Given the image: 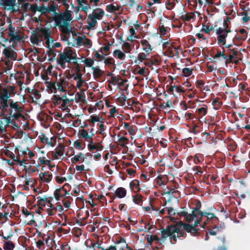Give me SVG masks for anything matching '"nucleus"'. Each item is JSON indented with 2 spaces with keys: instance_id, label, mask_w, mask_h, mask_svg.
I'll list each match as a JSON object with an SVG mask.
<instances>
[{
  "instance_id": "nucleus-6",
  "label": "nucleus",
  "mask_w": 250,
  "mask_h": 250,
  "mask_svg": "<svg viewBox=\"0 0 250 250\" xmlns=\"http://www.w3.org/2000/svg\"><path fill=\"white\" fill-rule=\"evenodd\" d=\"M71 20V14L69 12L64 13L59 21H57L58 25L62 28V30L64 33L69 32L68 21Z\"/></svg>"
},
{
  "instance_id": "nucleus-41",
  "label": "nucleus",
  "mask_w": 250,
  "mask_h": 250,
  "mask_svg": "<svg viewBox=\"0 0 250 250\" xmlns=\"http://www.w3.org/2000/svg\"><path fill=\"white\" fill-rule=\"evenodd\" d=\"M193 18V16L191 14H185L182 16V19L185 21H188Z\"/></svg>"
},
{
  "instance_id": "nucleus-30",
  "label": "nucleus",
  "mask_w": 250,
  "mask_h": 250,
  "mask_svg": "<svg viewBox=\"0 0 250 250\" xmlns=\"http://www.w3.org/2000/svg\"><path fill=\"white\" fill-rule=\"evenodd\" d=\"M106 9L109 12H114L119 10V6L117 4H110L106 6Z\"/></svg>"
},
{
  "instance_id": "nucleus-35",
  "label": "nucleus",
  "mask_w": 250,
  "mask_h": 250,
  "mask_svg": "<svg viewBox=\"0 0 250 250\" xmlns=\"http://www.w3.org/2000/svg\"><path fill=\"white\" fill-rule=\"evenodd\" d=\"M73 146L79 150H82L84 148V145H82L81 142L79 140H77L74 142Z\"/></svg>"
},
{
  "instance_id": "nucleus-26",
  "label": "nucleus",
  "mask_w": 250,
  "mask_h": 250,
  "mask_svg": "<svg viewBox=\"0 0 250 250\" xmlns=\"http://www.w3.org/2000/svg\"><path fill=\"white\" fill-rule=\"evenodd\" d=\"M89 1L90 2H91L92 0H89ZM88 3V0H82V1L79 3V4L83 10L87 11L90 8V6Z\"/></svg>"
},
{
  "instance_id": "nucleus-39",
  "label": "nucleus",
  "mask_w": 250,
  "mask_h": 250,
  "mask_svg": "<svg viewBox=\"0 0 250 250\" xmlns=\"http://www.w3.org/2000/svg\"><path fill=\"white\" fill-rule=\"evenodd\" d=\"M125 49V53H129L132 50L131 45L128 42H124L122 45V50Z\"/></svg>"
},
{
  "instance_id": "nucleus-28",
  "label": "nucleus",
  "mask_w": 250,
  "mask_h": 250,
  "mask_svg": "<svg viewBox=\"0 0 250 250\" xmlns=\"http://www.w3.org/2000/svg\"><path fill=\"white\" fill-rule=\"evenodd\" d=\"M46 43L49 47H53V41L51 38H50L48 35V32L45 31L44 37Z\"/></svg>"
},
{
  "instance_id": "nucleus-43",
  "label": "nucleus",
  "mask_w": 250,
  "mask_h": 250,
  "mask_svg": "<svg viewBox=\"0 0 250 250\" xmlns=\"http://www.w3.org/2000/svg\"><path fill=\"white\" fill-rule=\"evenodd\" d=\"M159 62V60L158 58H152L149 62L146 63V65L148 66H150L151 64H155L158 63Z\"/></svg>"
},
{
  "instance_id": "nucleus-1",
  "label": "nucleus",
  "mask_w": 250,
  "mask_h": 250,
  "mask_svg": "<svg viewBox=\"0 0 250 250\" xmlns=\"http://www.w3.org/2000/svg\"><path fill=\"white\" fill-rule=\"evenodd\" d=\"M181 214L185 216L186 220L189 224L180 223L173 226H170L161 231V236L164 240L169 237L171 243L172 240L175 241L176 238H179L184 236L183 230L190 232L192 235H195L197 232V229L195 227L199 224L200 219L203 215H206L208 219H211L214 217L212 213H202L198 209H195L192 211V214H188L186 212H182Z\"/></svg>"
},
{
  "instance_id": "nucleus-37",
  "label": "nucleus",
  "mask_w": 250,
  "mask_h": 250,
  "mask_svg": "<svg viewBox=\"0 0 250 250\" xmlns=\"http://www.w3.org/2000/svg\"><path fill=\"white\" fill-rule=\"evenodd\" d=\"M241 14L242 16V21L243 22H247L250 20V16H249V13L248 12L244 11L242 12Z\"/></svg>"
},
{
  "instance_id": "nucleus-46",
  "label": "nucleus",
  "mask_w": 250,
  "mask_h": 250,
  "mask_svg": "<svg viewBox=\"0 0 250 250\" xmlns=\"http://www.w3.org/2000/svg\"><path fill=\"white\" fill-rule=\"evenodd\" d=\"M82 74L79 71L73 74L72 78L75 81H77L82 78Z\"/></svg>"
},
{
  "instance_id": "nucleus-48",
  "label": "nucleus",
  "mask_w": 250,
  "mask_h": 250,
  "mask_svg": "<svg viewBox=\"0 0 250 250\" xmlns=\"http://www.w3.org/2000/svg\"><path fill=\"white\" fill-rule=\"evenodd\" d=\"M25 186H27L26 188H28L29 187H33L34 185V182L33 180H26L25 182Z\"/></svg>"
},
{
  "instance_id": "nucleus-3",
  "label": "nucleus",
  "mask_w": 250,
  "mask_h": 250,
  "mask_svg": "<svg viewBox=\"0 0 250 250\" xmlns=\"http://www.w3.org/2000/svg\"><path fill=\"white\" fill-rule=\"evenodd\" d=\"M217 35V41L220 45H224L228 48L233 44V37L231 35L229 30H226L222 28H218L216 30Z\"/></svg>"
},
{
  "instance_id": "nucleus-54",
  "label": "nucleus",
  "mask_w": 250,
  "mask_h": 250,
  "mask_svg": "<svg viewBox=\"0 0 250 250\" xmlns=\"http://www.w3.org/2000/svg\"><path fill=\"white\" fill-rule=\"evenodd\" d=\"M135 4V1L133 0H125L124 2V4H129L131 6H133Z\"/></svg>"
},
{
  "instance_id": "nucleus-4",
  "label": "nucleus",
  "mask_w": 250,
  "mask_h": 250,
  "mask_svg": "<svg viewBox=\"0 0 250 250\" xmlns=\"http://www.w3.org/2000/svg\"><path fill=\"white\" fill-rule=\"evenodd\" d=\"M78 58L76 52L72 50L68 49L65 50L61 54L58 60V64L62 68H64L70 63L71 61H73L74 63H78Z\"/></svg>"
},
{
  "instance_id": "nucleus-2",
  "label": "nucleus",
  "mask_w": 250,
  "mask_h": 250,
  "mask_svg": "<svg viewBox=\"0 0 250 250\" xmlns=\"http://www.w3.org/2000/svg\"><path fill=\"white\" fill-rule=\"evenodd\" d=\"M15 94V88L8 86L0 90V109L2 115L7 111V107H10V115L17 119L21 116L22 108L17 102H11L9 104V100L11 94Z\"/></svg>"
},
{
  "instance_id": "nucleus-56",
  "label": "nucleus",
  "mask_w": 250,
  "mask_h": 250,
  "mask_svg": "<svg viewBox=\"0 0 250 250\" xmlns=\"http://www.w3.org/2000/svg\"><path fill=\"white\" fill-rule=\"evenodd\" d=\"M76 81H77V84H76L77 87L78 88H80L82 86L84 81L82 79V78H81Z\"/></svg>"
},
{
  "instance_id": "nucleus-20",
  "label": "nucleus",
  "mask_w": 250,
  "mask_h": 250,
  "mask_svg": "<svg viewBox=\"0 0 250 250\" xmlns=\"http://www.w3.org/2000/svg\"><path fill=\"white\" fill-rule=\"evenodd\" d=\"M10 123V119L7 117H4L2 120H0V131L4 132Z\"/></svg>"
},
{
  "instance_id": "nucleus-49",
  "label": "nucleus",
  "mask_w": 250,
  "mask_h": 250,
  "mask_svg": "<svg viewBox=\"0 0 250 250\" xmlns=\"http://www.w3.org/2000/svg\"><path fill=\"white\" fill-rule=\"evenodd\" d=\"M75 170L77 171L81 172H82V171L85 170V167L83 165H77L75 167Z\"/></svg>"
},
{
  "instance_id": "nucleus-7",
  "label": "nucleus",
  "mask_w": 250,
  "mask_h": 250,
  "mask_svg": "<svg viewBox=\"0 0 250 250\" xmlns=\"http://www.w3.org/2000/svg\"><path fill=\"white\" fill-rule=\"evenodd\" d=\"M69 42L70 40H68V45L72 46L77 44L78 46H83L90 48L92 45L91 41L86 38L84 36L77 37L74 41V42Z\"/></svg>"
},
{
  "instance_id": "nucleus-36",
  "label": "nucleus",
  "mask_w": 250,
  "mask_h": 250,
  "mask_svg": "<svg viewBox=\"0 0 250 250\" xmlns=\"http://www.w3.org/2000/svg\"><path fill=\"white\" fill-rule=\"evenodd\" d=\"M11 37V39L12 41H21L22 40V38L20 34H19L18 32H15L12 35L10 36Z\"/></svg>"
},
{
  "instance_id": "nucleus-45",
  "label": "nucleus",
  "mask_w": 250,
  "mask_h": 250,
  "mask_svg": "<svg viewBox=\"0 0 250 250\" xmlns=\"http://www.w3.org/2000/svg\"><path fill=\"white\" fill-rule=\"evenodd\" d=\"M84 61L86 66L88 67H91L94 63V60L92 59H86Z\"/></svg>"
},
{
  "instance_id": "nucleus-32",
  "label": "nucleus",
  "mask_w": 250,
  "mask_h": 250,
  "mask_svg": "<svg viewBox=\"0 0 250 250\" xmlns=\"http://www.w3.org/2000/svg\"><path fill=\"white\" fill-rule=\"evenodd\" d=\"M20 153H21L22 154H23V155L24 154L28 155V157H26V158H24V159L26 160V161L28 159H30L31 158H32L35 155L34 153L33 152L30 151L28 150V149L24 150H21Z\"/></svg>"
},
{
  "instance_id": "nucleus-58",
  "label": "nucleus",
  "mask_w": 250,
  "mask_h": 250,
  "mask_svg": "<svg viewBox=\"0 0 250 250\" xmlns=\"http://www.w3.org/2000/svg\"><path fill=\"white\" fill-rule=\"evenodd\" d=\"M146 72V71H145V69L143 68H140L138 72H137V73L140 75H143Z\"/></svg>"
},
{
  "instance_id": "nucleus-16",
  "label": "nucleus",
  "mask_w": 250,
  "mask_h": 250,
  "mask_svg": "<svg viewBox=\"0 0 250 250\" xmlns=\"http://www.w3.org/2000/svg\"><path fill=\"white\" fill-rule=\"evenodd\" d=\"M22 155L23 154H22L21 153L19 156H15L12 154L9 155V157H11L13 161L17 162L20 166H22L25 164V162L26 161L24 158H21Z\"/></svg>"
},
{
  "instance_id": "nucleus-29",
  "label": "nucleus",
  "mask_w": 250,
  "mask_h": 250,
  "mask_svg": "<svg viewBox=\"0 0 250 250\" xmlns=\"http://www.w3.org/2000/svg\"><path fill=\"white\" fill-rule=\"evenodd\" d=\"M148 54L145 53H141L138 54V59L135 61V63L136 64H139L140 62H142L144 60L147 59V57Z\"/></svg>"
},
{
  "instance_id": "nucleus-11",
  "label": "nucleus",
  "mask_w": 250,
  "mask_h": 250,
  "mask_svg": "<svg viewBox=\"0 0 250 250\" xmlns=\"http://www.w3.org/2000/svg\"><path fill=\"white\" fill-rule=\"evenodd\" d=\"M87 154L79 152L76 154L70 155L69 157L70 158L71 161L72 163L76 164L77 163H83L85 159L86 158Z\"/></svg>"
},
{
  "instance_id": "nucleus-27",
  "label": "nucleus",
  "mask_w": 250,
  "mask_h": 250,
  "mask_svg": "<svg viewBox=\"0 0 250 250\" xmlns=\"http://www.w3.org/2000/svg\"><path fill=\"white\" fill-rule=\"evenodd\" d=\"M93 70V75L95 78H100L103 74V71L98 67H92Z\"/></svg>"
},
{
  "instance_id": "nucleus-22",
  "label": "nucleus",
  "mask_w": 250,
  "mask_h": 250,
  "mask_svg": "<svg viewBox=\"0 0 250 250\" xmlns=\"http://www.w3.org/2000/svg\"><path fill=\"white\" fill-rule=\"evenodd\" d=\"M126 194V190L124 188H119L115 191V196L119 198L125 197Z\"/></svg>"
},
{
  "instance_id": "nucleus-34",
  "label": "nucleus",
  "mask_w": 250,
  "mask_h": 250,
  "mask_svg": "<svg viewBox=\"0 0 250 250\" xmlns=\"http://www.w3.org/2000/svg\"><path fill=\"white\" fill-rule=\"evenodd\" d=\"M133 201L136 204L140 205L143 201L142 196L139 194H136L135 196H133Z\"/></svg>"
},
{
  "instance_id": "nucleus-24",
  "label": "nucleus",
  "mask_w": 250,
  "mask_h": 250,
  "mask_svg": "<svg viewBox=\"0 0 250 250\" xmlns=\"http://www.w3.org/2000/svg\"><path fill=\"white\" fill-rule=\"evenodd\" d=\"M64 152V148L63 146H59L56 149V151L54 152L53 156L55 158H58L59 156H63Z\"/></svg>"
},
{
  "instance_id": "nucleus-17",
  "label": "nucleus",
  "mask_w": 250,
  "mask_h": 250,
  "mask_svg": "<svg viewBox=\"0 0 250 250\" xmlns=\"http://www.w3.org/2000/svg\"><path fill=\"white\" fill-rule=\"evenodd\" d=\"M42 209L46 210L49 215H52L56 211L55 208L49 202L44 204Z\"/></svg>"
},
{
  "instance_id": "nucleus-44",
  "label": "nucleus",
  "mask_w": 250,
  "mask_h": 250,
  "mask_svg": "<svg viewBox=\"0 0 250 250\" xmlns=\"http://www.w3.org/2000/svg\"><path fill=\"white\" fill-rule=\"evenodd\" d=\"M198 112L201 116H204L207 112V108L204 106L200 107L198 109Z\"/></svg>"
},
{
  "instance_id": "nucleus-63",
  "label": "nucleus",
  "mask_w": 250,
  "mask_h": 250,
  "mask_svg": "<svg viewBox=\"0 0 250 250\" xmlns=\"http://www.w3.org/2000/svg\"><path fill=\"white\" fill-rule=\"evenodd\" d=\"M95 57L96 58L99 59L100 60H102L104 58V57L101 56V55L100 54H99L98 53H97V52L95 53Z\"/></svg>"
},
{
  "instance_id": "nucleus-52",
  "label": "nucleus",
  "mask_w": 250,
  "mask_h": 250,
  "mask_svg": "<svg viewBox=\"0 0 250 250\" xmlns=\"http://www.w3.org/2000/svg\"><path fill=\"white\" fill-rule=\"evenodd\" d=\"M239 32L243 36L242 37V39H245L247 36V33L246 30H245L244 29H241L239 30Z\"/></svg>"
},
{
  "instance_id": "nucleus-23",
  "label": "nucleus",
  "mask_w": 250,
  "mask_h": 250,
  "mask_svg": "<svg viewBox=\"0 0 250 250\" xmlns=\"http://www.w3.org/2000/svg\"><path fill=\"white\" fill-rule=\"evenodd\" d=\"M3 53L8 58L11 59H16V53L10 49L5 48Z\"/></svg>"
},
{
  "instance_id": "nucleus-10",
  "label": "nucleus",
  "mask_w": 250,
  "mask_h": 250,
  "mask_svg": "<svg viewBox=\"0 0 250 250\" xmlns=\"http://www.w3.org/2000/svg\"><path fill=\"white\" fill-rule=\"evenodd\" d=\"M45 30H42L37 33H32L30 37V40L32 43L38 45L42 40V36L44 37Z\"/></svg>"
},
{
  "instance_id": "nucleus-50",
  "label": "nucleus",
  "mask_w": 250,
  "mask_h": 250,
  "mask_svg": "<svg viewBox=\"0 0 250 250\" xmlns=\"http://www.w3.org/2000/svg\"><path fill=\"white\" fill-rule=\"evenodd\" d=\"M117 112V110L115 107H112L109 110V114L110 117H114V114Z\"/></svg>"
},
{
  "instance_id": "nucleus-15",
  "label": "nucleus",
  "mask_w": 250,
  "mask_h": 250,
  "mask_svg": "<svg viewBox=\"0 0 250 250\" xmlns=\"http://www.w3.org/2000/svg\"><path fill=\"white\" fill-rule=\"evenodd\" d=\"M39 177L42 182L49 183L52 180V174L49 171L41 172L39 174Z\"/></svg>"
},
{
  "instance_id": "nucleus-9",
  "label": "nucleus",
  "mask_w": 250,
  "mask_h": 250,
  "mask_svg": "<svg viewBox=\"0 0 250 250\" xmlns=\"http://www.w3.org/2000/svg\"><path fill=\"white\" fill-rule=\"evenodd\" d=\"M0 5L8 10H11L13 12L19 10V5L16 2V0H0Z\"/></svg>"
},
{
  "instance_id": "nucleus-13",
  "label": "nucleus",
  "mask_w": 250,
  "mask_h": 250,
  "mask_svg": "<svg viewBox=\"0 0 250 250\" xmlns=\"http://www.w3.org/2000/svg\"><path fill=\"white\" fill-rule=\"evenodd\" d=\"M57 7L53 4L52 3L50 6H46L44 5H41L36 8V10H38L41 12L42 14H46L49 12H55L56 11Z\"/></svg>"
},
{
  "instance_id": "nucleus-57",
  "label": "nucleus",
  "mask_w": 250,
  "mask_h": 250,
  "mask_svg": "<svg viewBox=\"0 0 250 250\" xmlns=\"http://www.w3.org/2000/svg\"><path fill=\"white\" fill-rule=\"evenodd\" d=\"M166 210L167 211V213L169 215H173V214H175V211H174V209L171 208H167Z\"/></svg>"
},
{
  "instance_id": "nucleus-59",
  "label": "nucleus",
  "mask_w": 250,
  "mask_h": 250,
  "mask_svg": "<svg viewBox=\"0 0 250 250\" xmlns=\"http://www.w3.org/2000/svg\"><path fill=\"white\" fill-rule=\"evenodd\" d=\"M100 124L99 125V127L100 128V133H102L103 131H104V124L103 122H100Z\"/></svg>"
},
{
  "instance_id": "nucleus-5",
  "label": "nucleus",
  "mask_w": 250,
  "mask_h": 250,
  "mask_svg": "<svg viewBox=\"0 0 250 250\" xmlns=\"http://www.w3.org/2000/svg\"><path fill=\"white\" fill-rule=\"evenodd\" d=\"M104 14V11L101 8H97L93 9L92 12L87 16L88 28L93 29L97 23V21L102 20Z\"/></svg>"
},
{
  "instance_id": "nucleus-62",
  "label": "nucleus",
  "mask_w": 250,
  "mask_h": 250,
  "mask_svg": "<svg viewBox=\"0 0 250 250\" xmlns=\"http://www.w3.org/2000/svg\"><path fill=\"white\" fill-rule=\"evenodd\" d=\"M110 49V45H106L103 48V50L105 52H108Z\"/></svg>"
},
{
  "instance_id": "nucleus-33",
  "label": "nucleus",
  "mask_w": 250,
  "mask_h": 250,
  "mask_svg": "<svg viewBox=\"0 0 250 250\" xmlns=\"http://www.w3.org/2000/svg\"><path fill=\"white\" fill-rule=\"evenodd\" d=\"M115 246L117 250H124L125 248H126L127 245L124 241L118 242L115 244Z\"/></svg>"
},
{
  "instance_id": "nucleus-31",
  "label": "nucleus",
  "mask_w": 250,
  "mask_h": 250,
  "mask_svg": "<svg viewBox=\"0 0 250 250\" xmlns=\"http://www.w3.org/2000/svg\"><path fill=\"white\" fill-rule=\"evenodd\" d=\"M104 119L99 116H91L89 121L94 124L95 122H103Z\"/></svg>"
},
{
  "instance_id": "nucleus-25",
  "label": "nucleus",
  "mask_w": 250,
  "mask_h": 250,
  "mask_svg": "<svg viewBox=\"0 0 250 250\" xmlns=\"http://www.w3.org/2000/svg\"><path fill=\"white\" fill-rule=\"evenodd\" d=\"M21 9L24 11H31L34 12L36 10V7L28 2H23L21 5Z\"/></svg>"
},
{
  "instance_id": "nucleus-42",
  "label": "nucleus",
  "mask_w": 250,
  "mask_h": 250,
  "mask_svg": "<svg viewBox=\"0 0 250 250\" xmlns=\"http://www.w3.org/2000/svg\"><path fill=\"white\" fill-rule=\"evenodd\" d=\"M56 181L58 184H62L64 181H67V179H66L64 177L60 176H57L55 178Z\"/></svg>"
},
{
  "instance_id": "nucleus-60",
  "label": "nucleus",
  "mask_w": 250,
  "mask_h": 250,
  "mask_svg": "<svg viewBox=\"0 0 250 250\" xmlns=\"http://www.w3.org/2000/svg\"><path fill=\"white\" fill-rule=\"evenodd\" d=\"M137 37L136 36H133L130 35L127 37V40L130 42H132L134 39H136Z\"/></svg>"
},
{
  "instance_id": "nucleus-19",
  "label": "nucleus",
  "mask_w": 250,
  "mask_h": 250,
  "mask_svg": "<svg viewBox=\"0 0 250 250\" xmlns=\"http://www.w3.org/2000/svg\"><path fill=\"white\" fill-rule=\"evenodd\" d=\"M113 56L120 60H124L125 57V52L120 49H116L113 52Z\"/></svg>"
},
{
  "instance_id": "nucleus-64",
  "label": "nucleus",
  "mask_w": 250,
  "mask_h": 250,
  "mask_svg": "<svg viewBox=\"0 0 250 250\" xmlns=\"http://www.w3.org/2000/svg\"><path fill=\"white\" fill-rule=\"evenodd\" d=\"M105 250H117L115 245V246H111L109 247L108 249Z\"/></svg>"
},
{
  "instance_id": "nucleus-53",
  "label": "nucleus",
  "mask_w": 250,
  "mask_h": 250,
  "mask_svg": "<svg viewBox=\"0 0 250 250\" xmlns=\"http://www.w3.org/2000/svg\"><path fill=\"white\" fill-rule=\"evenodd\" d=\"M8 29L10 32V33H9L10 36L16 32V30H15V27H13L11 24L9 25Z\"/></svg>"
},
{
  "instance_id": "nucleus-40",
  "label": "nucleus",
  "mask_w": 250,
  "mask_h": 250,
  "mask_svg": "<svg viewBox=\"0 0 250 250\" xmlns=\"http://www.w3.org/2000/svg\"><path fill=\"white\" fill-rule=\"evenodd\" d=\"M192 72V69L190 68H185L182 69L183 75L185 77H188L190 76Z\"/></svg>"
},
{
  "instance_id": "nucleus-55",
  "label": "nucleus",
  "mask_w": 250,
  "mask_h": 250,
  "mask_svg": "<svg viewBox=\"0 0 250 250\" xmlns=\"http://www.w3.org/2000/svg\"><path fill=\"white\" fill-rule=\"evenodd\" d=\"M218 230L219 229L218 228H215L213 229L209 230L208 233L210 235H215L217 234Z\"/></svg>"
},
{
  "instance_id": "nucleus-38",
  "label": "nucleus",
  "mask_w": 250,
  "mask_h": 250,
  "mask_svg": "<svg viewBox=\"0 0 250 250\" xmlns=\"http://www.w3.org/2000/svg\"><path fill=\"white\" fill-rule=\"evenodd\" d=\"M14 244L10 241H7L4 245V249L5 250H13L14 248Z\"/></svg>"
},
{
  "instance_id": "nucleus-21",
  "label": "nucleus",
  "mask_w": 250,
  "mask_h": 250,
  "mask_svg": "<svg viewBox=\"0 0 250 250\" xmlns=\"http://www.w3.org/2000/svg\"><path fill=\"white\" fill-rule=\"evenodd\" d=\"M141 43L143 46V50L147 54H149L152 50V48L148 42L146 40H143L141 41Z\"/></svg>"
},
{
  "instance_id": "nucleus-47",
  "label": "nucleus",
  "mask_w": 250,
  "mask_h": 250,
  "mask_svg": "<svg viewBox=\"0 0 250 250\" xmlns=\"http://www.w3.org/2000/svg\"><path fill=\"white\" fill-rule=\"evenodd\" d=\"M169 30V28L167 27L161 26L160 27V31L162 35H165Z\"/></svg>"
},
{
  "instance_id": "nucleus-8",
  "label": "nucleus",
  "mask_w": 250,
  "mask_h": 250,
  "mask_svg": "<svg viewBox=\"0 0 250 250\" xmlns=\"http://www.w3.org/2000/svg\"><path fill=\"white\" fill-rule=\"evenodd\" d=\"M80 137L84 140L86 142L91 143L93 141V137L94 136V130L93 128L91 129H82L79 130Z\"/></svg>"
},
{
  "instance_id": "nucleus-12",
  "label": "nucleus",
  "mask_w": 250,
  "mask_h": 250,
  "mask_svg": "<svg viewBox=\"0 0 250 250\" xmlns=\"http://www.w3.org/2000/svg\"><path fill=\"white\" fill-rule=\"evenodd\" d=\"M67 85V82L64 79L60 78L54 84V87L60 92H64L65 91V88Z\"/></svg>"
},
{
  "instance_id": "nucleus-14",
  "label": "nucleus",
  "mask_w": 250,
  "mask_h": 250,
  "mask_svg": "<svg viewBox=\"0 0 250 250\" xmlns=\"http://www.w3.org/2000/svg\"><path fill=\"white\" fill-rule=\"evenodd\" d=\"M54 194L57 200H60L61 198L64 196L68 197L70 194L68 192L66 191L63 187L62 188L56 189Z\"/></svg>"
},
{
  "instance_id": "nucleus-51",
  "label": "nucleus",
  "mask_w": 250,
  "mask_h": 250,
  "mask_svg": "<svg viewBox=\"0 0 250 250\" xmlns=\"http://www.w3.org/2000/svg\"><path fill=\"white\" fill-rule=\"evenodd\" d=\"M212 104L215 109H217L220 105V102L216 100H214L212 101Z\"/></svg>"
},
{
  "instance_id": "nucleus-61",
  "label": "nucleus",
  "mask_w": 250,
  "mask_h": 250,
  "mask_svg": "<svg viewBox=\"0 0 250 250\" xmlns=\"http://www.w3.org/2000/svg\"><path fill=\"white\" fill-rule=\"evenodd\" d=\"M127 131L131 135H134L135 134V130L132 127L129 128Z\"/></svg>"
},
{
  "instance_id": "nucleus-18",
  "label": "nucleus",
  "mask_w": 250,
  "mask_h": 250,
  "mask_svg": "<svg viewBox=\"0 0 250 250\" xmlns=\"http://www.w3.org/2000/svg\"><path fill=\"white\" fill-rule=\"evenodd\" d=\"M87 148L91 151H99L102 149V146L100 143H94L93 140L92 141L91 143H87Z\"/></svg>"
}]
</instances>
